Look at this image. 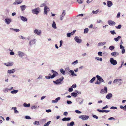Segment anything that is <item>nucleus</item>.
Masks as SVG:
<instances>
[{
	"instance_id": "nucleus-1",
	"label": "nucleus",
	"mask_w": 126,
	"mask_h": 126,
	"mask_svg": "<svg viewBox=\"0 0 126 126\" xmlns=\"http://www.w3.org/2000/svg\"><path fill=\"white\" fill-rule=\"evenodd\" d=\"M51 72L53 73V75L51 76V79H53L58 75V73L53 70H51Z\"/></svg>"
},
{
	"instance_id": "nucleus-2",
	"label": "nucleus",
	"mask_w": 126,
	"mask_h": 126,
	"mask_svg": "<svg viewBox=\"0 0 126 126\" xmlns=\"http://www.w3.org/2000/svg\"><path fill=\"white\" fill-rule=\"evenodd\" d=\"M79 118H81L83 120H85L88 119L89 117L87 115H82L79 116Z\"/></svg>"
},
{
	"instance_id": "nucleus-3",
	"label": "nucleus",
	"mask_w": 126,
	"mask_h": 126,
	"mask_svg": "<svg viewBox=\"0 0 126 126\" xmlns=\"http://www.w3.org/2000/svg\"><path fill=\"white\" fill-rule=\"evenodd\" d=\"M40 10L39 8H38L32 10V11L33 14L37 15L39 13V11H40Z\"/></svg>"
},
{
	"instance_id": "nucleus-4",
	"label": "nucleus",
	"mask_w": 126,
	"mask_h": 126,
	"mask_svg": "<svg viewBox=\"0 0 126 126\" xmlns=\"http://www.w3.org/2000/svg\"><path fill=\"white\" fill-rule=\"evenodd\" d=\"M63 79L64 78L63 77H62L61 78L58 79L56 81H53V82L56 84H58L60 83Z\"/></svg>"
},
{
	"instance_id": "nucleus-5",
	"label": "nucleus",
	"mask_w": 126,
	"mask_h": 126,
	"mask_svg": "<svg viewBox=\"0 0 126 126\" xmlns=\"http://www.w3.org/2000/svg\"><path fill=\"white\" fill-rule=\"evenodd\" d=\"M110 62L111 64L114 65L116 64L117 63L116 61L114 60L113 58H110Z\"/></svg>"
},
{
	"instance_id": "nucleus-6",
	"label": "nucleus",
	"mask_w": 126,
	"mask_h": 126,
	"mask_svg": "<svg viewBox=\"0 0 126 126\" xmlns=\"http://www.w3.org/2000/svg\"><path fill=\"white\" fill-rule=\"evenodd\" d=\"M107 89L106 87H104V89H102L101 90L100 93L101 94H104L107 93Z\"/></svg>"
},
{
	"instance_id": "nucleus-7",
	"label": "nucleus",
	"mask_w": 126,
	"mask_h": 126,
	"mask_svg": "<svg viewBox=\"0 0 126 126\" xmlns=\"http://www.w3.org/2000/svg\"><path fill=\"white\" fill-rule=\"evenodd\" d=\"M74 39L75 41L78 43H80L82 42V40L81 39H79L78 37V36H76L75 37Z\"/></svg>"
},
{
	"instance_id": "nucleus-8",
	"label": "nucleus",
	"mask_w": 126,
	"mask_h": 126,
	"mask_svg": "<svg viewBox=\"0 0 126 126\" xmlns=\"http://www.w3.org/2000/svg\"><path fill=\"white\" fill-rule=\"evenodd\" d=\"M49 10L48 7L47 6H46L44 8V14L47 15V11H49Z\"/></svg>"
},
{
	"instance_id": "nucleus-9",
	"label": "nucleus",
	"mask_w": 126,
	"mask_h": 126,
	"mask_svg": "<svg viewBox=\"0 0 126 126\" xmlns=\"http://www.w3.org/2000/svg\"><path fill=\"white\" fill-rule=\"evenodd\" d=\"M34 32L35 34L39 35L41 34V31L40 30H38L37 29H36L34 31Z\"/></svg>"
},
{
	"instance_id": "nucleus-10",
	"label": "nucleus",
	"mask_w": 126,
	"mask_h": 126,
	"mask_svg": "<svg viewBox=\"0 0 126 126\" xmlns=\"http://www.w3.org/2000/svg\"><path fill=\"white\" fill-rule=\"evenodd\" d=\"M96 78L97 79L100 81L104 82V81L103 79L100 76L97 75L96 76Z\"/></svg>"
},
{
	"instance_id": "nucleus-11",
	"label": "nucleus",
	"mask_w": 126,
	"mask_h": 126,
	"mask_svg": "<svg viewBox=\"0 0 126 126\" xmlns=\"http://www.w3.org/2000/svg\"><path fill=\"white\" fill-rule=\"evenodd\" d=\"M14 63L12 62H9L7 63H5L4 64L7 66H9L13 65Z\"/></svg>"
},
{
	"instance_id": "nucleus-12",
	"label": "nucleus",
	"mask_w": 126,
	"mask_h": 126,
	"mask_svg": "<svg viewBox=\"0 0 126 126\" xmlns=\"http://www.w3.org/2000/svg\"><path fill=\"white\" fill-rule=\"evenodd\" d=\"M108 23L109 25H115L116 23L114 21L112 20H109L108 21Z\"/></svg>"
},
{
	"instance_id": "nucleus-13",
	"label": "nucleus",
	"mask_w": 126,
	"mask_h": 126,
	"mask_svg": "<svg viewBox=\"0 0 126 126\" xmlns=\"http://www.w3.org/2000/svg\"><path fill=\"white\" fill-rule=\"evenodd\" d=\"M112 5V2L110 1H108L107 2V5L109 7H110Z\"/></svg>"
},
{
	"instance_id": "nucleus-14",
	"label": "nucleus",
	"mask_w": 126,
	"mask_h": 126,
	"mask_svg": "<svg viewBox=\"0 0 126 126\" xmlns=\"http://www.w3.org/2000/svg\"><path fill=\"white\" fill-rule=\"evenodd\" d=\"M112 95L111 93H109L106 96V98L108 99H110L112 97Z\"/></svg>"
},
{
	"instance_id": "nucleus-15",
	"label": "nucleus",
	"mask_w": 126,
	"mask_h": 126,
	"mask_svg": "<svg viewBox=\"0 0 126 126\" xmlns=\"http://www.w3.org/2000/svg\"><path fill=\"white\" fill-rule=\"evenodd\" d=\"M65 10H64L62 14L60 16V19L61 20H62L63 18V17L65 15Z\"/></svg>"
},
{
	"instance_id": "nucleus-16",
	"label": "nucleus",
	"mask_w": 126,
	"mask_h": 126,
	"mask_svg": "<svg viewBox=\"0 0 126 126\" xmlns=\"http://www.w3.org/2000/svg\"><path fill=\"white\" fill-rule=\"evenodd\" d=\"M18 54L19 56L21 57H22V56H24L25 55L24 53L20 51H18Z\"/></svg>"
},
{
	"instance_id": "nucleus-17",
	"label": "nucleus",
	"mask_w": 126,
	"mask_h": 126,
	"mask_svg": "<svg viewBox=\"0 0 126 126\" xmlns=\"http://www.w3.org/2000/svg\"><path fill=\"white\" fill-rule=\"evenodd\" d=\"M11 21L10 19L9 18H6L5 20V22L7 24H9Z\"/></svg>"
},
{
	"instance_id": "nucleus-18",
	"label": "nucleus",
	"mask_w": 126,
	"mask_h": 126,
	"mask_svg": "<svg viewBox=\"0 0 126 126\" xmlns=\"http://www.w3.org/2000/svg\"><path fill=\"white\" fill-rule=\"evenodd\" d=\"M21 19L23 21H25L27 20V19L26 17H24L23 16H20Z\"/></svg>"
},
{
	"instance_id": "nucleus-19",
	"label": "nucleus",
	"mask_w": 126,
	"mask_h": 126,
	"mask_svg": "<svg viewBox=\"0 0 126 126\" xmlns=\"http://www.w3.org/2000/svg\"><path fill=\"white\" fill-rule=\"evenodd\" d=\"M15 71L14 69H13L11 70H9L8 71V73L9 74H11L14 73Z\"/></svg>"
},
{
	"instance_id": "nucleus-20",
	"label": "nucleus",
	"mask_w": 126,
	"mask_h": 126,
	"mask_svg": "<svg viewBox=\"0 0 126 126\" xmlns=\"http://www.w3.org/2000/svg\"><path fill=\"white\" fill-rule=\"evenodd\" d=\"M71 119V118H63L62 119V120L63 121H69Z\"/></svg>"
},
{
	"instance_id": "nucleus-21",
	"label": "nucleus",
	"mask_w": 126,
	"mask_h": 126,
	"mask_svg": "<svg viewBox=\"0 0 126 126\" xmlns=\"http://www.w3.org/2000/svg\"><path fill=\"white\" fill-rule=\"evenodd\" d=\"M74 122L72 121L70 123H68L67 124V126H73L74 125Z\"/></svg>"
},
{
	"instance_id": "nucleus-22",
	"label": "nucleus",
	"mask_w": 126,
	"mask_h": 126,
	"mask_svg": "<svg viewBox=\"0 0 126 126\" xmlns=\"http://www.w3.org/2000/svg\"><path fill=\"white\" fill-rule=\"evenodd\" d=\"M26 7V5H25L21 6H20V8L22 11L24 10L25 9Z\"/></svg>"
},
{
	"instance_id": "nucleus-23",
	"label": "nucleus",
	"mask_w": 126,
	"mask_h": 126,
	"mask_svg": "<svg viewBox=\"0 0 126 126\" xmlns=\"http://www.w3.org/2000/svg\"><path fill=\"white\" fill-rule=\"evenodd\" d=\"M22 1H20V0H18L16 1H15V2H14V4H20L21 3Z\"/></svg>"
},
{
	"instance_id": "nucleus-24",
	"label": "nucleus",
	"mask_w": 126,
	"mask_h": 126,
	"mask_svg": "<svg viewBox=\"0 0 126 126\" xmlns=\"http://www.w3.org/2000/svg\"><path fill=\"white\" fill-rule=\"evenodd\" d=\"M71 95L72 96L76 97L78 95V94L76 93H73L71 94Z\"/></svg>"
},
{
	"instance_id": "nucleus-25",
	"label": "nucleus",
	"mask_w": 126,
	"mask_h": 126,
	"mask_svg": "<svg viewBox=\"0 0 126 126\" xmlns=\"http://www.w3.org/2000/svg\"><path fill=\"white\" fill-rule=\"evenodd\" d=\"M69 72L73 76H76V74L74 73V71L70 70L69 71Z\"/></svg>"
},
{
	"instance_id": "nucleus-26",
	"label": "nucleus",
	"mask_w": 126,
	"mask_h": 126,
	"mask_svg": "<svg viewBox=\"0 0 126 126\" xmlns=\"http://www.w3.org/2000/svg\"><path fill=\"white\" fill-rule=\"evenodd\" d=\"M121 38V37L120 36H118L117 38H114V40L116 41H117L119 40Z\"/></svg>"
},
{
	"instance_id": "nucleus-27",
	"label": "nucleus",
	"mask_w": 126,
	"mask_h": 126,
	"mask_svg": "<svg viewBox=\"0 0 126 126\" xmlns=\"http://www.w3.org/2000/svg\"><path fill=\"white\" fill-rule=\"evenodd\" d=\"M23 105L24 107H29L30 106V103L27 104L26 103H24Z\"/></svg>"
},
{
	"instance_id": "nucleus-28",
	"label": "nucleus",
	"mask_w": 126,
	"mask_h": 126,
	"mask_svg": "<svg viewBox=\"0 0 126 126\" xmlns=\"http://www.w3.org/2000/svg\"><path fill=\"white\" fill-rule=\"evenodd\" d=\"M60 70L61 73L63 75L65 74V72L63 69H60Z\"/></svg>"
},
{
	"instance_id": "nucleus-29",
	"label": "nucleus",
	"mask_w": 126,
	"mask_h": 126,
	"mask_svg": "<svg viewBox=\"0 0 126 126\" xmlns=\"http://www.w3.org/2000/svg\"><path fill=\"white\" fill-rule=\"evenodd\" d=\"M16 107H13L12 109H14V112L15 113H18L19 112L16 109Z\"/></svg>"
},
{
	"instance_id": "nucleus-30",
	"label": "nucleus",
	"mask_w": 126,
	"mask_h": 126,
	"mask_svg": "<svg viewBox=\"0 0 126 126\" xmlns=\"http://www.w3.org/2000/svg\"><path fill=\"white\" fill-rule=\"evenodd\" d=\"M52 27L54 29H56V24L55 22L54 21H53V23L52 24Z\"/></svg>"
},
{
	"instance_id": "nucleus-31",
	"label": "nucleus",
	"mask_w": 126,
	"mask_h": 126,
	"mask_svg": "<svg viewBox=\"0 0 126 126\" xmlns=\"http://www.w3.org/2000/svg\"><path fill=\"white\" fill-rule=\"evenodd\" d=\"M106 42H102L101 43H99L98 44V45L99 46L100 45H104L105 44H106Z\"/></svg>"
},
{
	"instance_id": "nucleus-32",
	"label": "nucleus",
	"mask_w": 126,
	"mask_h": 126,
	"mask_svg": "<svg viewBox=\"0 0 126 126\" xmlns=\"http://www.w3.org/2000/svg\"><path fill=\"white\" fill-rule=\"evenodd\" d=\"M122 80L121 79H115L114 81L113 82L115 83L117 82L118 81H121Z\"/></svg>"
},
{
	"instance_id": "nucleus-33",
	"label": "nucleus",
	"mask_w": 126,
	"mask_h": 126,
	"mask_svg": "<svg viewBox=\"0 0 126 126\" xmlns=\"http://www.w3.org/2000/svg\"><path fill=\"white\" fill-rule=\"evenodd\" d=\"M99 10L98 9L96 11H94V10H93L92 11V13L93 14H97L99 12Z\"/></svg>"
},
{
	"instance_id": "nucleus-34",
	"label": "nucleus",
	"mask_w": 126,
	"mask_h": 126,
	"mask_svg": "<svg viewBox=\"0 0 126 126\" xmlns=\"http://www.w3.org/2000/svg\"><path fill=\"white\" fill-rule=\"evenodd\" d=\"M51 121H49L47 122V123H46L45 125H44V126H48V125L50 124Z\"/></svg>"
},
{
	"instance_id": "nucleus-35",
	"label": "nucleus",
	"mask_w": 126,
	"mask_h": 126,
	"mask_svg": "<svg viewBox=\"0 0 126 126\" xmlns=\"http://www.w3.org/2000/svg\"><path fill=\"white\" fill-rule=\"evenodd\" d=\"M88 28H86L84 29V33H87L88 32Z\"/></svg>"
},
{
	"instance_id": "nucleus-36",
	"label": "nucleus",
	"mask_w": 126,
	"mask_h": 126,
	"mask_svg": "<svg viewBox=\"0 0 126 126\" xmlns=\"http://www.w3.org/2000/svg\"><path fill=\"white\" fill-rule=\"evenodd\" d=\"M95 77H94L90 81V82L91 83L93 82L95 79Z\"/></svg>"
},
{
	"instance_id": "nucleus-37",
	"label": "nucleus",
	"mask_w": 126,
	"mask_h": 126,
	"mask_svg": "<svg viewBox=\"0 0 126 126\" xmlns=\"http://www.w3.org/2000/svg\"><path fill=\"white\" fill-rule=\"evenodd\" d=\"M77 1L80 4L83 3V1L82 0H77Z\"/></svg>"
},
{
	"instance_id": "nucleus-38",
	"label": "nucleus",
	"mask_w": 126,
	"mask_h": 126,
	"mask_svg": "<svg viewBox=\"0 0 126 126\" xmlns=\"http://www.w3.org/2000/svg\"><path fill=\"white\" fill-rule=\"evenodd\" d=\"M17 92L18 91L17 90H14L13 91H12L11 92V93L12 94H16L17 93Z\"/></svg>"
},
{
	"instance_id": "nucleus-39",
	"label": "nucleus",
	"mask_w": 126,
	"mask_h": 126,
	"mask_svg": "<svg viewBox=\"0 0 126 126\" xmlns=\"http://www.w3.org/2000/svg\"><path fill=\"white\" fill-rule=\"evenodd\" d=\"M114 48V47L113 46H110L109 47V49L111 50H113Z\"/></svg>"
},
{
	"instance_id": "nucleus-40",
	"label": "nucleus",
	"mask_w": 126,
	"mask_h": 126,
	"mask_svg": "<svg viewBox=\"0 0 126 126\" xmlns=\"http://www.w3.org/2000/svg\"><path fill=\"white\" fill-rule=\"evenodd\" d=\"M33 124L34 125H39V123L37 121H35L34 123Z\"/></svg>"
},
{
	"instance_id": "nucleus-41",
	"label": "nucleus",
	"mask_w": 126,
	"mask_h": 126,
	"mask_svg": "<svg viewBox=\"0 0 126 126\" xmlns=\"http://www.w3.org/2000/svg\"><path fill=\"white\" fill-rule=\"evenodd\" d=\"M122 26L121 25H118V26H115V27L117 29H120L121 28Z\"/></svg>"
},
{
	"instance_id": "nucleus-42",
	"label": "nucleus",
	"mask_w": 126,
	"mask_h": 126,
	"mask_svg": "<svg viewBox=\"0 0 126 126\" xmlns=\"http://www.w3.org/2000/svg\"><path fill=\"white\" fill-rule=\"evenodd\" d=\"M110 32L112 34H116V33L113 30L112 31H110Z\"/></svg>"
},
{
	"instance_id": "nucleus-43",
	"label": "nucleus",
	"mask_w": 126,
	"mask_h": 126,
	"mask_svg": "<svg viewBox=\"0 0 126 126\" xmlns=\"http://www.w3.org/2000/svg\"><path fill=\"white\" fill-rule=\"evenodd\" d=\"M97 110L99 112H104V110H101L99 109H97Z\"/></svg>"
},
{
	"instance_id": "nucleus-44",
	"label": "nucleus",
	"mask_w": 126,
	"mask_h": 126,
	"mask_svg": "<svg viewBox=\"0 0 126 126\" xmlns=\"http://www.w3.org/2000/svg\"><path fill=\"white\" fill-rule=\"evenodd\" d=\"M116 53L115 52H113L111 53V55L113 56H115L116 54Z\"/></svg>"
},
{
	"instance_id": "nucleus-45",
	"label": "nucleus",
	"mask_w": 126,
	"mask_h": 126,
	"mask_svg": "<svg viewBox=\"0 0 126 126\" xmlns=\"http://www.w3.org/2000/svg\"><path fill=\"white\" fill-rule=\"evenodd\" d=\"M75 112L78 113H81V112L80 111H79L78 110H76L75 111Z\"/></svg>"
},
{
	"instance_id": "nucleus-46",
	"label": "nucleus",
	"mask_w": 126,
	"mask_h": 126,
	"mask_svg": "<svg viewBox=\"0 0 126 126\" xmlns=\"http://www.w3.org/2000/svg\"><path fill=\"white\" fill-rule=\"evenodd\" d=\"M120 12H118V13L117 15V18H119L120 17Z\"/></svg>"
},
{
	"instance_id": "nucleus-47",
	"label": "nucleus",
	"mask_w": 126,
	"mask_h": 126,
	"mask_svg": "<svg viewBox=\"0 0 126 126\" xmlns=\"http://www.w3.org/2000/svg\"><path fill=\"white\" fill-rule=\"evenodd\" d=\"M101 81H97L96 82H95V83L96 84H100L101 83Z\"/></svg>"
},
{
	"instance_id": "nucleus-48",
	"label": "nucleus",
	"mask_w": 126,
	"mask_h": 126,
	"mask_svg": "<svg viewBox=\"0 0 126 126\" xmlns=\"http://www.w3.org/2000/svg\"><path fill=\"white\" fill-rule=\"evenodd\" d=\"M125 50L124 49V48L122 49V54H124L125 53Z\"/></svg>"
},
{
	"instance_id": "nucleus-49",
	"label": "nucleus",
	"mask_w": 126,
	"mask_h": 126,
	"mask_svg": "<svg viewBox=\"0 0 126 126\" xmlns=\"http://www.w3.org/2000/svg\"><path fill=\"white\" fill-rule=\"evenodd\" d=\"M76 84H73L72 86L71 87L73 88H75L76 87Z\"/></svg>"
},
{
	"instance_id": "nucleus-50",
	"label": "nucleus",
	"mask_w": 126,
	"mask_h": 126,
	"mask_svg": "<svg viewBox=\"0 0 126 126\" xmlns=\"http://www.w3.org/2000/svg\"><path fill=\"white\" fill-rule=\"evenodd\" d=\"M73 90V89L72 88H69L68 89V91L69 92H72Z\"/></svg>"
},
{
	"instance_id": "nucleus-51",
	"label": "nucleus",
	"mask_w": 126,
	"mask_h": 126,
	"mask_svg": "<svg viewBox=\"0 0 126 126\" xmlns=\"http://www.w3.org/2000/svg\"><path fill=\"white\" fill-rule=\"evenodd\" d=\"M37 108V106H34L31 107V109H35Z\"/></svg>"
},
{
	"instance_id": "nucleus-52",
	"label": "nucleus",
	"mask_w": 126,
	"mask_h": 126,
	"mask_svg": "<svg viewBox=\"0 0 126 126\" xmlns=\"http://www.w3.org/2000/svg\"><path fill=\"white\" fill-rule=\"evenodd\" d=\"M110 109H117V108L116 107H114L113 106H112L110 107Z\"/></svg>"
},
{
	"instance_id": "nucleus-53",
	"label": "nucleus",
	"mask_w": 126,
	"mask_h": 126,
	"mask_svg": "<svg viewBox=\"0 0 126 126\" xmlns=\"http://www.w3.org/2000/svg\"><path fill=\"white\" fill-rule=\"evenodd\" d=\"M14 30L16 32H18L19 31V29H14Z\"/></svg>"
},
{
	"instance_id": "nucleus-54",
	"label": "nucleus",
	"mask_w": 126,
	"mask_h": 126,
	"mask_svg": "<svg viewBox=\"0 0 126 126\" xmlns=\"http://www.w3.org/2000/svg\"><path fill=\"white\" fill-rule=\"evenodd\" d=\"M25 118L27 119H31V117L28 116H25Z\"/></svg>"
},
{
	"instance_id": "nucleus-55",
	"label": "nucleus",
	"mask_w": 126,
	"mask_h": 126,
	"mask_svg": "<svg viewBox=\"0 0 126 126\" xmlns=\"http://www.w3.org/2000/svg\"><path fill=\"white\" fill-rule=\"evenodd\" d=\"M47 79H50L51 78V76H46L45 77Z\"/></svg>"
},
{
	"instance_id": "nucleus-56",
	"label": "nucleus",
	"mask_w": 126,
	"mask_h": 126,
	"mask_svg": "<svg viewBox=\"0 0 126 126\" xmlns=\"http://www.w3.org/2000/svg\"><path fill=\"white\" fill-rule=\"evenodd\" d=\"M93 117L94 118H96V119H98V116H97L96 115H93Z\"/></svg>"
},
{
	"instance_id": "nucleus-57",
	"label": "nucleus",
	"mask_w": 126,
	"mask_h": 126,
	"mask_svg": "<svg viewBox=\"0 0 126 126\" xmlns=\"http://www.w3.org/2000/svg\"><path fill=\"white\" fill-rule=\"evenodd\" d=\"M71 33H67V36L68 37H70L71 36Z\"/></svg>"
},
{
	"instance_id": "nucleus-58",
	"label": "nucleus",
	"mask_w": 126,
	"mask_h": 126,
	"mask_svg": "<svg viewBox=\"0 0 126 126\" xmlns=\"http://www.w3.org/2000/svg\"><path fill=\"white\" fill-rule=\"evenodd\" d=\"M52 102L53 103H57L58 102L57 100L55 99V100H53L52 101Z\"/></svg>"
},
{
	"instance_id": "nucleus-59",
	"label": "nucleus",
	"mask_w": 126,
	"mask_h": 126,
	"mask_svg": "<svg viewBox=\"0 0 126 126\" xmlns=\"http://www.w3.org/2000/svg\"><path fill=\"white\" fill-rule=\"evenodd\" d=\"M60 45L59 46L60 47L62 46L63 43V41L62 40H61L60 41Z\"/></svg>"
},
{
	"instance_id": "nucleus-60",
	"label": "nucleus",
	"mask_w": 126,
	"mask_h": 126,
	"mask_svg": "<svg viewBox=\"0 0 126 126\" xmlns=\"http://www.w3.org/2000/svg\"><path fill=\"white\" fill-rule=\"evenodd\" d=\"M67 103L68 104H71L72 103V102L71 101H69V100H67Z\"/></svg>"
},
{
	"instance_id": "nucleus-61",
	"label": "nucleus",
	"mask_w": 126,
	"mask_h": 126,
	"mask_svg": "<svg viewBox=\"0 0 126 126\" xmlns=\"http://www.w3.org/2000/svg\"><path fill=\"white\" fill-rule=\"evenodd\" d=\"M78 63V60H76L75 61L73 62L72 63V64H74V63L77 64Z\"/></svg>"
},
{
	"instance_id": "nucleus-62",
	"label": "nucleus",
	"mask_w": 126,
	"mask_h": 126,
	"mask_svg": "<svg viewBox=\"0 0 126 126\" xmlns=\"http://www.w3.org/2000/svg\"><path fill=\"white\" fill-rule=\"evenodd\" d=\"M68 114V113L67 112H65L63 113V115L66 116Z\"/></svg>"
},
{
	"instance_id": "nucleus-63",
	"label": "nucleus",
	"mask_w": 126,
	"mask_h": 126,
	"mask_svg": "<svg viewBox=\"0 0 126 126\" xmlns=\"http://www.w3.org/2000/svg\"><path fill=\"white\" fill-rule=\"evenodd\" d=\"M76 30H74L73 32H71V34L72 35H73L76 32Z\"/></svg>"
},
{
	"instance_id": "nucleus-64",
	"label": "nucleus",
	"mask_w": 126,
	"mask_h": 126,
	"mask_svg": "<svg viewBox=\"0 0 126 126\" xmlns=\"http://www.w3.org/2000/svg\"><path fill=\"white\" fill-rule=\"evenodd\" d=\"M102 52H99L98 53V54L99 56H102Z\"/></svg>"
}]
</instances>
